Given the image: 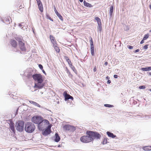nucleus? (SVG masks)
<instances>
[{"label":"nucleus","instance_id":"1","mask_svg":"<svg viewBox=\"0 0 151 151\" xmlns=\"http://www.w3.org/2000/svg\"><path fill=\"white\" fill-rule=\"evenodd\" d=\"M32 77L36 83H35V88L39 89L42 88L44 84L42 83L43 81L42 75L40 74H35L32 76Z\"/></svg>","mask_w":151,"mask_h":151},{"label":"nucleus","instance_id":"2","mask_svg":"<svg viewBox=\"0 0 151 151\" xmlns=\"http://www.w3.org/2000/svg\"><path fill=\"white\" fill-rule=\"evenodd\" d=\"M32 121L34 123L38 124V127L40 129L42 128L40 127L41 124L43 123H47L48 122V120L47 119H43L42 117L41 116H34L32 119Z\"/></svg>","mask_w":151,"mask_h":151},{"label":"nucleus","instance_id":"3","mask_svg":"<svg viewBox=\"0 0 151 151\" xmlns=\"http://www.w3.org/2000/svg\"><path fill=\"white\" fill-rule=\"evenodd\" d=\"M24 129L28 133H32L35 131V127L32 123L28 122L25 124Z\"/></svg>","mask_w":151,"mask_h":151},{"label":"nucleus","instance_id":"4","mask_svg":"<svg viewBox=\"0 0 151 151\" xmlns=\"http://www.w3.org/2000/svg\"><path fill=\"white\" fill-rule=\"evenodd\" d=\"M86 133L87 135L91 136L93 140L94 139H99L101 137L100 134L97 132L89 130L87 131Z\"/></svg>","mask_w":151,"mask_h":151},{"label":"nucleus","instance_id":"5","mask_svg":"<svg viewBox=\"0 0 151 151\" xmlns=\"http://www.w3.org/2000/svg\"><path fill=\"white\" fill-rule=\"evenodd\" d=\"M24 122L22 121H19L17 123L16 129L20 132H22L24 129Z\"/></svg>","mask_w":151,"mask_h":151},{"label":"nucleus","instance_id":"6","mask_svg":"<svg viewBox=\"0 0 151 151\" xmlns=\"http://www.w3.org/2000/svg\"><path fill=\"white\" fill-rule=\"evenodd\" d=\"M93 140L91 136H84L81 138V141L84 143H88Z\"/></svg>","mask_w":151,"mask_h":151},{"label":"nucleus","instance_id":"7","mask_svg":"<svg viewBox=\"0 0 151 151\" xmlns=\"http://www.w3.org/2000/svg\"><path fill=\"white\" fill-rule=\"evenodd\" d=\"M51 127L49 125H48L45 129H43L42 130V134L43 135L46 136L50 134L52 132L51 129Z\"/></svg>","mask_w":151,"mask_h":151},{"label":"nucleus","instance_id":"8","mask_svg":"<svg viewBox=\"0 0 151 151\" xmlns=\"http://www.w3.org/2000/svg\"><path fill=\"white\" fill-rule=\"evenodd\" d=\"M16 39L19 42V45L21 50L23 51L25 50L26 49L24 47V43L22 41V38L17 37H16Z\"/></svg>","mask_w":151,"mask_h":151},{"label":"nucleus","instance_id":"9","mask_svg":"<svg viewBox=\"0 0 151 151\" xmlns=\"http://www.w3.org/2000/svg\"><path fill=\"white\" fill-rule=\"evenodd\" d=\"M64 127L65 130L70 132H73L76 130L75 127L69 125H66L64 126Z\"/></svg>","mask_w":151,"mask_h":151},{"label":"nucleus","instance_id":"10","mask_svg":"<svg viewBox=\"0 0 151 151\" xmlns=\"http://www.w3.org/2000/svg\"><path fill=\"white\" fill-rule=\"evenodd\" d=\"M63 96L65 97V101L68 100L69 99H71L73 100V97L69 95V94L67 93L66 91H64L63 93Z\"/></svg>","mask_w":151,"mask_h":151},{"label":"nucleus","instance_id":"11","mask_svg":"<svg viewBox=\"0 0 151 151\" xmlns=\"http://www.w3.org/2000/svg\"><path fill=\"white\" fill-rule=\"evenodd\" d=\"M9 124V129L13 132L14 133H15V130L14 127V124L12 121L10 120H8Z\"/></svg>","mask_w":151,"mask_h":151},{"label":"nucleus","instance_id":"12","mask_svg":"<svg viewBox=\"0 0 151 151\" xmlns=\"http://www.w3.org/2000/svg\"><path fill=\"white\" fill-rule=\"evenodd\" d=\"M90 42L91 45V54L92 56H94V47L92 39L91 37V39L90 40Z\"/></svg>","mask_w":151,"mask_h":151},{"label":"nucleus","instance_id":"13","mask_svg":"<svg viewBox=\"0 0 151 151\" xmlns=\"http://www.w3.org/2000/svg\"><path fill=\"white\" fill-rule=\"evenodd\" d=\"M47 123H41V125L40 126V127H41V128H42L41 129H40V128H38V129L40 130H43V129H44L45 128V127H47V126L48 125H49L50 124V123H49V121H48V122H47Z\"/></svg>","mask_w":151,"mask_h":151},{"label":"nucleus","instance_id":"14","mask_svg":"<svg viewBox=\"0 0 151 151\" xmlns=\"http://www.w3.org/2000/svg\"><path fill=\"white\" fill-rule=\"evenodd\" d=\"M54 11L56 15L61 20H63V18L62 17L57 11L55 6H54Z\"/></svg>","mask_w":151,"mask_h":151},{"label":"nucleus","instance_id":"15","mask_svg":"<svg viewBox=\"0 0 151 151\" xmlns=\"http://www.w3.org/2000/svg\"><path fill=\"white\" fill-rule=\"evenodd\" d=\"M10 43L12 46L14 47H15L17 46V43L15 40H10Z\"/></svg>","mask_w":151,"mask_h":151},{"label":"nucleus","instance_id":"16","mask_svg":"<svg viewBox=\"0 0 151 151\" xmlns=\"http://www.w3.org/2000/svg\"><path fill=\"white\" fill-rule=\"evenodd\" d=\"M55 138L54 139L55 142H58L60 140V137L59 136L58 134L57 133H55Z\"/></svg>","mask_w":151,"mask_h":151},{"label":"nucleus","instance_id":"17","mask_svg":"<svg viewBox=\"0 0 151 151\" xmlns=\"http://www.w3.org/2000/svg\"><path fill=\"white\" fill-rule=\"evenodd\" d=\"M83 4L84 6L87 7L91 8L93 6L91 4L88 3L87 2H86L85 1H84Z\"/></svg>","mask_w":151,"mask_h":151},{"label":"nucleus","instance_id":"18","mask_svg":"<svg viewBox=\"0 0 151 151\" xmlns=\"http://www.w3.org/2000/svg\"><path fill=\"white\" fill-rule=\"evenodd\" d=\"M50 37L52 45L56 43V41L55 40V38L53 36L50 35Z\"/></svg>","mask_w":151,"mask_h":151},{"label":"nucleus","instance_id":"19","mask_svg":"<svg viewBox=\"0 0 151 151\" xmlns=\"http://www.w3.org/2000/svg\"><path fill=\"white\" fill-rule=\"evenodd\" d=\"M106 133L109 137H112V138H114L116 137V135H114L113 133L109 132H107Z\"/></svg>","mask_w":151,"mask_h":151},{"label":"nucleus","instance_id":"20","mask_svg":"<svg viewBox=\"0 0 151 151\" xmlns=\"http://www.w3.org/2000/svg\"><path fill=\"white\" fill-rule=\"evenodd\" d=\"M57 43L54 44L53 45V46L55 51L57 52H59L60 51V50L59 48L57 46Z\"/></svg>","mask_w":151,"mask_h":151},{"label":"nucleus","instance_id":"21","mask_svg":"<svg viewBox=\"0 0 151 151\" xmlns=\"http://www.w3.org/2000/svg\"><path fill=\"white\" fill-rule=\"evenodd\" d=\"M143 149L145 151H149L151 150V147L150 146H145L143 147Z\"/></svg>","mask_w":151,"mask_h":151},{"label":"nucleus","instance_id":"22","mask_svg":"<svg viewBox=\"0 0 151 151\" xmlns=\"http://www.w3.org/2000/svg\"><path fill=\"white\" fill-rule=\"evenodd\" d=\"M29 102L31 104H32L33 105L35 106H37L39 107H41L40 106L39 104H38L36 102H35L32 101H29Z\"/></svg>","mask_w":151,"mask_h":151},{"label":"nucleus","instance_id":"23","mask_svg":"<svg viewBox=\"0 0 151 151\" xmlns=\"http://www.w3.org/2000/svg\"><path fill=\"white\" fill-rule=\"evenodd\" d=\"M24 24H25L24 23H21L19 24V26L20 27H21L22 29V28H23V27H25V29H27V25L25 26Z\"/></svg>","mask_w":151,"mask_h":151},{"label":"nucleus","instance_id":"24","mask_svg":"<svg viewBox=\"0 0 151 151\" xmlns=\"http://www.w3.org/2000/svg\"><path fill=\"white\" fill-rule=\"evenodd\" d=\"M38 8L40 11L42 12L43 11V7L42 3L38 5Z\"/></svg>","mask_w":151,"mask_h":151},{"label":"nucleus","instance_id":"25","mask_svg":"<svg viewBox=\"0 0 151 151\" xmlns=\"http://www.w3.org/2000/svg\"><path fill=\"white\" fill-rule=\"evenodd\" d=\"M113 12V6H111L110 7L109 14L110 17H111Z\"/></svg>","mask_w":151,"mask_h":151},{"label":"nucleus","instance_id":"26","mask_svg":"<svg viewBox=\"0 0 151 151\" xmlns=\"http://www.w3.org/2000/svg\"><path fill=\"white\" fill-rule=\"evenodd\" d=\"M102 29L101 23L98 24V31L101 32Z\"/></svg>","mask_w":151,"mask_h":151},{"label":"nucleus","instance_id":"27","mask_svg":"<svg viewBox=\"0 0 151 151\" xmlns=\"http://www.w3.org/2000/svg\"><path fill=\"white\" fill-rule=\"evenodd\" d=\"M95 19L97 21L98 24L101 23V19L98 17H96L95 18Z\"/></svg>","mask_w":151,"mask_h":151},{"label":"nucleus","instance_id":"28","mask_svg":"<svg viewBox=\"0 0 151 151\" xmlns=\"http://www.w3.org/2000/svg\"><path fill=\"white\" fill-rule=\"evenodd\" d=\"M70 67L75 73L76 74H77V71L76 70V69L75 67Z\"/></svg>","mask_w":151,"mask_h":151},{"label":"nucleus","instance_id":"29","mask_svg":"<svg viewBox=\"0 0 151 151\" xmlns=\"http://www.w3.org/2000/svg\"><path fill=\"white\" fill-rule=\"evenodd\" d=\"M104 106L106 107H112L113 106V105L109 104H104Z\"/></svg>","mask_w":151,"mask_h":151},{"label":"nucleus","instance_id":"30","mask_svg":"<svg viewBox=\"0 0 151 151\" xmlns=\"http://www.w3.org/2000/svg\"><path fill=\"white\" fill-rule=\"evenodd\" d=\"M149 36V35L148 34H146L145 35L143 39V40H145L148 38Z\"/></svg>","mask_w":151,"mask_h":151},{"label":"nucleus","instance_id":"31","mask_svg":"<svg viewBox=\"0 0 151 151\" xmlns=\"http://www.w3.org/2000/svg\"><path fill=\"white\" fill-rule=\"evenodd\" d=\"M46 18L47 19H49L52 21H53V20L47 14L46 15Z\"/></svg>","mask_w":151,"mask_h":151},{"label":"nucleus","instance_id":"32","mask_svg":"<svg viewBox=\"0 0 151 151\" xmlns=\"http://www.w3.org/2000/svg\"><path fill=\"white\" fill-rule=\"evenodd\" d=\"M139 88L140 89H144L145 88V86H141L139 87Z\"/></svg>","mask_w":151,"mask_h":151},{"label":"nucleus","instance_id":"33","mask_svg":"<svg viewBox=\"0 0 151 151\" xmlns=\"http://www.w3.org/2000/svg\"><path fill=\"white\" fill-rule=\"evenodd\" d=\"M147 69H148L147 67L145 68H141V69L142 70H143V71H147V70H148Z\"/></svg>","mask_w":151,"mask_h":151},{"label":"nucleus","instance_id":"34","mask_svg":"<svg viewBox=\"0 0 151 151\" xmlns=\"http://www.w3.org/2000/svg\"><path fill=\"white\" fill-rule=\"evenodd\" d=\"M107 143V140L106 139H104L102 142V144L104 145L106 144Z\"/></svg>","mask_w":151,"mask_h":151},{"label":"nucleus","instance_id":"35","mask_svg":"<svg viewBox=\"0 0 151 151\" xmlns=\"http://www.w3.org/2000/svg\"><path fill=\"white\" fill-rule=\"evenodd\" d=\"M37 4V5L42 3L40 0H36Z\"/></svg>","mask_w":151,"mask_h":151},{"label":"nucleus","instance_id":"36","mask_svg":"<svg viewBox=\"0 0 151 151\" xmlns=\"http://www.w3.org/2000/svg\"><path fill=\"white\" fill-rule=\"evenodd\" d=\"M64 58L66 60V61L67 62L69 60V59L68 57H67V56H65L64 57Z\"/></svg>","mask_w":151,"mask_h":151},{"label":"nucleus","instance_id":"37","mask_svg":"<svg viewBox=\"0 0 151 151\" xmlns=\"http://www.w3.org/2000/svg\"><path fill=\"white\" fill-rule=\"evenodd\" d=\"M127 47L129 49H132L133 48V47L131 46L128 45L127 46Z\"/></svg>","mask_w":151,"mask_h":151},{"label":"nucleus","instance_id":"38","mask_svg":"<svg viewBox=\"0 0 151 151\" xmlns=\"http://www.w3.org/2000/svg\"><path fill=\"white\" fill-rule=\"evenodd\" d=\"M144 49H147L148 48V45H145L143 47Z\"/></svg>","mask_w":151,"mask_h":151},{"label":"nucleus","instance_id":"39","mask_svg":"<svg viewBox=\"0 0 151 151\" xmlns=\"http://www.w3.org/2000/svg\"><path fill=\"white\" fill-rule=\"evenodd\" d=\"M67 62L68 63L69 65H71V62L70 60H68Z\"/></svg>","mask_w":151,"mask_h":151},{"label":"nucleus","instance_id":"40","mask_svg":"<svg viewBox=\"0 0 151 151\" xmlns=\"http://www.w3.org/2000/svg\"><path fill=\"white\" fill-rule=\"evenodd\" d=\"M118 75H114V77L115 78H118Z\"/></svg>","mask_w":151,"mask_h":151},{"label":"nucleus","instance_id":"41","mask_svg":"<svg viewBox=\"0 0 151 151\" xmlns=\"http://www.w3.org/2000/svg\"><path fill=\"white\" fill-rule=\"evenodd\" d=\"M139 49H137V50H135L134 51V52H135V53L137 52H139Z\"/></svg>","mask_w":151,"mask_h":151},{"label":"nucleus","instance_id":"42","mask_svg":"<svg viewBox=\"0 0 151 151\" xmlns=\"http://www.w3.org/2000/svg\"><path fill=\"white\" fill-rule=\"evenodd\" d=\"M147 71L151 70V67H147Z\"/></svg>","mask_w":151,"mask_h":151},{"label":"nucleus","instance_id":"43","mask_svg":"<svg viewBox=\"0 0 151 151\" xmlns=\"http://www.w3.org/2000/svg\"><path fill=\"white\" fill-rule=\"evenodd\" d=\"M144 40H143V39L142 40V41H141L140 42V44H142L144 43Z\"/></svg>","mask_w":151,"mask_h":151},{"label":"nucleus","instance_id":"44","mask_svg":"<svg viewBox=\"0 0 151 151\" xmlns=\"http://www.w3.org/2000/svg\"><path fill=\"white\" fill-rule=\"evenodd\" d=\"M111 82V81H110V80H108L107 81V83L108 84H110Z\"/></svg>","mask_w":151,"mask_h":151},{"label":"nucleus","instance_id":"45","mask_svg":"<svg viewBox=\"0 0 151 151\" xmlns=\"http://www.w3.org/2000/svg\"><path fill=\"white\" fill-rule=\"evenodd\" d=\"M93 70L94 72H95L96 70V67H95L93 69Z\"/></svg>","mask_w":151,"mask_h":151},{"label":"nucleus","instance_id":"46","mask_svg":"<svg viewBox=\"0 0 151 151\" xmlns=\"http://www.w3.org/2000/svg\"><path fill=\"white\" fill-rule=\"evenodd\" d=\"M42 72H43V73H44V74H46V73H45V71H44V70L42 69Z\"/></svg>","mask_w":151,"mask_h":151},{"label":"nucleus","instance_id":"47","mask_svg":"<svg viewBox=\"0 0 151 151\" xmlns=\"http://www.w3.org/2000/svg\"><path fill=\"white\" fill-rule=\"evenodd\" d=\"M39 67L40 69L42 70L43 68V67Z\"/></svg>","mask_w":151,"mask_h":151},{"label":"nucleus","instance_id":"48","mask_svg":"<svg viewBox=\"0 0 151 151\" xmlns=\"http://www.w3.org/2000/svg\"><path fill=\"white\" fill-rule=\"evenodd\" d=\"M107 64H108L107 62H106L104 63V65H107Z\"/></svg>","mask_w":151,"mask_h":151},{"label":"nucleus","instance_id":"49","mask_svg":"<svg viewBox=\"0 0 151 151\" xmlns=\"http://www.w3.org/2000/svg\"><path fill=\"white\" fill-rule=\"evenodd\" d=\"M109 79V76H107L106 77V79L107 80H108Z\"/></svg>","mask_w":151,"mask_h":151},{"label":"nucleus","instance_id":"50","mask_svg":"<svg viewBox=\"0 0 151 151\" xmlns=\"http://www.w3.org/2000/svg\"><path fill=\"white\" fill-rule=\"evenodd\" d=\"M65 68H66V70H67V72H68H68H69V71H68V69H67V67H66Z\"/></svg>","mask_w":151,"mask_h":151},{"label":"nucleus","instance_id":"51","mask_svg":"<svg viewBox=\"0 0 151 151\" xmlns=\"http://www.w3.org/2000/svg\"><path fill=\"white\" fill-rule=\"evenodd\" d=\"M61 147V145H58V147Z\"/></svg>","mask_w":151,"mask_h":151},{"label":"nucleus","instance_id":"52","mask_svg":"<svg viewBox=\"0 0 151 151\" xmlns=\"http://www.w3.org/2000/svg\"><path fill=\"white\" fill-rule=\"evenodd\" d=\"M79 0V1L81 2H82L83 1V0Z\"/></svg>","mask_w":151,"mask_h":151},{"label":"nucleus","instance_id":"53","mask_svg":"<svg viewBox=\"0 0 151 151\" xmlns=\"http://www.w3.org/2000/svg\"><path fill=\"white\" fill-rule=\"evenodd\" d=\"M150 8L151 9V4L149 5Z\"/></svg>","mask_w":151,"mask_h":151},{"label":"nucleus","instance_id":"54","mask_svg":"<svg viewBox=\"0 0 151 151\" xmlns=\"http://www.w3.org/2000/svg\"><path fill=\"white\" fill-rule=\"evenodd\" d=\"M149 74L150 76H151V72H149Z\"/></svg>","mask_w":151,"mask_h":151},{"label":"nucleus","instance_id":"55","mask_svg":"<svg viewBox=\"0 0 151 151\" xmlns=\"http://www.w3.org/2000/svg\"><path fill=\"white\" fill-rule=\"evenodd\" d=\"M38 66H42V65L41 64H39Z\"/></svg>","mask_w":151,"mask_h":151},{"label":"nucleus","instance_id":"56","mask_svg":"<svg viewBox=\"0 0 151 151\" xmlns=\"http://www.w3.org/2000/svg\"><path fill=\"white\" fill-rule=\"evenodd\" d=\"M9 18H8V19L9 20V23L10 22H9Z\"/></svg>","mask_w":151,"mask_h":151},{"label":"nucleus","instance_id":"57","mask_svg":"<svg viewBox=\"0 0 151 151\" xmlns=\"http://www.w3.org/2000/svg\"><path fill=\"white\" fill-rule=\"evenodd\" d=\"M149 90L150 91H151V89H149Z\"/></svg>","mask_w":151,"mask_h":151},{"label":"nucleus","instance_id":"58","mask_svg":"<svg viewBox=\"0 0 151 151\" xmlns=\"http://www.w3.org/2000/svg\"><path fill=\"white\" fill-rule=\"evenodd\" d=\"M149 32H151V29L150 30Z\"/></svg>","mask_w":151,"mask_h":151},{"label":"nucleus","instance_id":"59","mask_svg":"<svg viewBox=\"0 0 151 151\" xmlns=\"http://www.w3.org/2000/svg\"><path fill=\"white\" fill-rule=\"evenodd\" d=\"M150 147H151V146H150Z\"/></svg>","mask_w":151,"mask_h":151}]
</instances>
